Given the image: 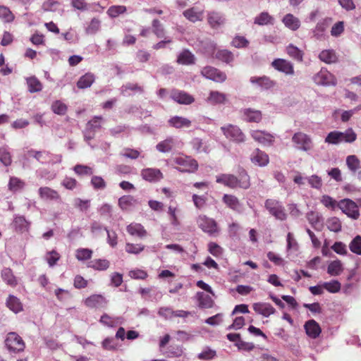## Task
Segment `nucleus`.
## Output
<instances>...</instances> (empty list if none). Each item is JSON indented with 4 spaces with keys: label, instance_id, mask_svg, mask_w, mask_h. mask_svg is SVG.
<instances>
[{
    "label": "nucleus",
    "instance_id": "f257e3e1",
    "mask_svg": "<svg viewBox=\"0 0 361 361\" xmlns=\"http://www.w3.org/2000/svg\"><path fill=\"white\" fill-rule=\"evenodd\" d=\"M216 182L233 189H247L250 186V177L245 172L240 173L238 178L232 174H221L216 176Z\"/></svg>",
    "mask_w": 361,
    "mask_h": 361
},
{
    "label": "nucleus",
    "instance_id": "f03ea898",
    "mask_svg": "<svg viewBox=\"0 0 361 361\" xmlns=\"http://www.w3.org/2000/svg\"><path fill=\"white\" fill-rule=\"evenodd\" d=\"M171 161L177 165L175 168L180 172L193 173L198 168L197 161L188 156L179 155L172 158Z\"/></svg>",
    "mask_w": 361,
    "mask_h": 361
},
{
    "label": "nucleus",
    "instance_id": "7ed1b4c3",
    "mask_svg": "<svg viewBox=\"0 0 361 361\" xmlns=\"http://www.w3.org/2000/svg\"><path fill=\"white\" fill-rule=\"evenodd\" d=\"M291 140L295 147L300 151L307 152L314 147V143L310 135L302 132L294 133Z\"/></svg>",
    "mask_w": 361,
    "mask_h": 361
},
{
    "label": "nucleus",
    "instance_id": "20e7f679",
    "mask_svg": "<svg viewBox=\"0 0 361 361\" xmlns=\"http://www.w3.org/2000/svg\"><path fill=\"white\" fill-rule=\"evenodd\" d=\"M264 207L268 210L269 214L274 216L276 219L284 221L287 218V214L285 212V209L277 200L267 199L264 202Z\"/></svg>",
    "mask_w": 361,
    "mask_h": 361
},
{
    "label": "nucleus",
    "instance_id": "39448f33",
    "mask_svg": "<svg viewBox=\"0 0 361 361\" xmlns=\"http://www.w3.org/2000/svg\"><path fill=\"white\" fill-rule=\"evenodd\" d=\"M221 130L222 131L225 137L232 142L241 143L245 142V134L237 126L227 124L224 126H221Z\"/></svg>",
    "mask_w": 361,
    "mask_h": 361
},
{
    "label": "nucleus",
    "instance_id": "423d86ee",
    "mask_svg": "<svg viewBox=\"0 0 361 361\" xmlns=\"http://www.w3.org/2000/svg\"><path fill=\"white\" fill-rule=\"evenodd\" d=\"M5 344L8 350L13 353L22 352L25 347L23 338L16 332H9L6 335Z\"/></svg>",
    "mask_w": 361,
    "mask_h": 361
},
{
    "label": "nucleus",
    "instance_id": "0eeeda50",
    "mask_svg": "<svg viewBox=\"0 0 361 361\" xmlns=\"http://www.w3.org/2000/svg\"><path fill=\"white\" fill-rule=\"evenodd\" d=\"M338 207L351 219H357L360 216L358 206L350 199L341 200L338 203Z\"/></svg>",
    "mask_w": 361,
    "mask_h": 361
},
{
    "label": "nucleus",
    "instance_id": "6e6552de",
    "mask_svg": "<svg viewBox=\"0 0 361 361\" xmlns=\"http://www.w3.org/2000/svg\"><path fill=\"white\" fill-rule=\"evenodd\" d=\"M197 223L199 227L209 235H214L219 232L217 224L214 219L205 215H200L197 218Z\"/></svg>",
    "mask_w": 361,
    "mask_h": 361
},
{
    "label": "nucleus",
    "instance_id": "1a4fd4ad",
    "mask_svg": "<svg viewBox=\"0 0 361 361\" xmlns=\"http://www.w3.org/2000/svg\"><path fill=\"white\" fill-rule=\"evenodd\" d=\"M314 82L320 85H336V80L333 74L325 68H322L319 72L313 77Z\"/></svg>",
    "mask_w": 361,
    "mask_h": 361
},
{
    "label": "nucleus",
    "instance_id": "9d476101",
    "mask_svg": "<svg viewBox=\"0 0 361 361\" xmlns=\"http://www.w3.org/2000/svg\"><path fill=\"white\" fill-rule=\"evenodd\" d=\"M201 75L217 82H222L226 80V75L224 73L212 66L203 68L201 71Z\"/></svg>",
    "mask_w": 361,
    "mask_h": 361
},
{
    "label": "nucleus",
    "instance_id": "9b49d317",
    "mask_svg": "<svg viewBox=\"0 0 361 361\" xmlns=\"http://www.w3.org/2000/svg\"><path fill=\"white\" fill-rule=\"evenodd\" d=\"M204 9L203 7L193 6L183 11V16L192 23L202 21L204 18Z\"/></svg>",
    "mask_w": 361,
    "mask_h": 361
},
{
    "label": "nucleus",
    "instance_id": "f8f14e48",
    "mask_svg": "<svg viewBox=\"0 0 361 361\" xmlns=\"http://www.w3.org/2000/svg\"><path fill=\"white\" fill-rule=\"evenodd\" d=\"M271 66L278 71L286 75H293L294 74L293 65L287 60L276 59L272 61Z\"/></svg>",
    "mask_w": 361,
    "mask_h": 361
},
{
    "label": "nucleus",
    "instance_id": "ddd939ff",
    "mask_svg": "<svg viewBox=\"0 0 361 361\" xmlns=\"http://www.w3.org/2000/svg\"><path fill=\"white\" fill-rule=\"evenodd\" d=\"M250 135L255 141L264 145H271L274 141V136L266 131L252 130Z\"/></svg>",
    "mask_w": 361,
    "mask_h": 361
},
{
    "label": "nucleus",
    "instance_id": "4468645a",
    "mask_svg": "<svg viewBox=\"0 0 361 361\" xmlns=\"http://www.w3.org/2000/svg\"><path fill=\"white\" fill-rule=\"evenodd\" d=\"M85 305L90 308H104L108 303L106 299L102 295H92L84 301Z\"/></svg>",
    "mask_w": 361,
    "mask_h": 361
},
{
    "label": "nucleus",
    "instance_id": "2eb2a0df",
    "mask_svg": "<svg viewBox=\"0 0 361 361\" xmlns=\"http://www.w3.org/2000/svg\"><path fill=\"white\" fill-rule=\"evenodd\" d=\"M171 97L173 101L180 104L188 105L195 102L192 95L182 90H173Z\"/></svg>",
    "mask_w": 361,
    "mask_h": 361
},
{
    "label": "nucleus",
    "instance_id": "dca6fc26",
    "mask_svg": "<svg viewBox=\"0 0 361 361\" xmlns=\"http://www.w3.org/2000/svg\"><path fill=\"white\" fill-rule=\"evenodd\" d=\"M223 202L231 209L242 213L243 211V204L237 197L233 195L225 194L222 198Z\"/></svg>",
    "mask_w": 361,
    "mask_h": 361
},
{
    "label": "nucleus",
    "instance_id": "f3484780",
    "mask_svg": "<svg viewBox=\"0 0 361 361\" xmlns=\"http://www.w3.org/2000/svg\"><path fill=\"white\" fill-rule=\"evenodd\" d=\"M207 21L212 28H218L225 23L226 18L220 12L209 11L207 13Z\"/></svg>",
    "mask_w": 361,
    "mask_h": 361
},
{
    "label": "nucleus",
    "instance_id": "a211bd4d",
    "mask_svg": "<svg viewBox=\"0 0 361 361\" xmlns=\"http://www.w3.org/2000/svg\"><path fill=\"white\" fill-rule=\"evenodd\" d=\"M38 194L39 197L43 200L57 201L61 200L59 193L49 187H40L38 189Z\"/></svg>",
    "mask_w": 361,
    "mask_h": 361
},
{
    "label": "nucleus",
    "instance_id": "6ab92c4d",
    "mask_svg": "<svg viewBox=\"0 0 361 361\" xmlns=\"http://www.w3.org/2000/svg\"><path fill=\"white\" fill-rule=\"evenodd\" d=\"M142 178L149 182H157L162 179L163 175L159 169L147 168L142 170Z\"/></svg>",
    "mask_w": 361,
    "mask_h": 361
},
{
    "label": "nucleus",
    "instance_id": "aec40b11",
    "mask_svg": "<svg viewBox=\"0 0 361 361\" xmlns=\"http://www.w3.org/2000/svg\"><path fill=\"white\" fill-rule=\"evenodd\" d=\"M241 112L243 120L247 122L259 123L262 118V112L259 110L247 108L242 109Z\"/></svg>",
    "mask_w": 361,
    "mask_h": 361
},
{
    "label": "nucleus",
    "instance_id": "412c9836",
    "mask_svg": "<svg viewBox=\"0 0 361 361\" xmlns=\"http://www.w3.org/2000/svg\"><path fill=\"white\" fill-rule=\"evenodd\" d=\"M252 307L255 312L264 317H268L276 312L274 307L267 302H255L252 305Z\"/></svg>",
    "mask_w": 361,
    "mask_h": 361
},
{
    "label": "nucleus",
    "instance_id": "4be33fe9",
    "mask_svg": "<svg viewBox=\"0 0 361 361\" xmlns=\"http://www.w3.org/2000/svg\"><path fill=\"white\" fill-rule=\"evenodd\" d=\"M251 161L259 166H265L269 163L268 155L259 149H255L250 156Z\"/></svg>",
    "mask_w": 361,
    "mask_h": 361
},
{
    "label": "nucleus",
    "instance_id": "5701e85b",
    "mask_svg": "<svg viewBox=\"0 0 361 361\" xmlns=\"http://www.w3.org/2000/svg\"><path fill=\"white\" fill-rule=\"evenodd\" d=\"M306 218L315 230L321 231L323 228V218L318 212L310 211L307 213Z\"/></svg>",
    "mask_w": 361,
    "mask_h": 361
},
{
    "label": "nucleus",
    "instance_id": "b1692460",
    "mask_svg": "<svg viewBox=\"0 0 361 361\" xmlns=\"http://www.w3.org/2000/svg\"><path fill=\"white\" fill-rule=\"evenodd\" d=\"M207 102L212 105L224 104L227 101V95L219 91H210Z\"/></svg>",
    "mask_w": 361,
    "mask_h": 361
},
{
    "label": "nucleus",
    "instance_id": "393cba45",
    "mask_svg": "<svg viewBox=\"0 0 361 361\" xmlns=\"http://www.w3.org/2000/svg\"><path fill=\"white\" fill-rule=\"evenodd\" d=\"M6 306L13 312L17 314L23 310V305L18 298L9 295L6 299Z\"/></svg>",
    "mask_w": 361,
    "mask_h": 361
},
{
    "label": "nucleus",
    "instance_id": "a878e982",
    "mask_svg": "<svg viewBox=\"0 0 361 361\" xmlns=\"http://www.w3.org/2000/svg\"><path fill=\"white\" fill-rule=\"evenodd\" d=\"M169 123L171 126L176 128H190L192 122L187 118L183 116H175L169 120Z\"/></svg>",
    "mask_w": 361,
    "mask_h": 361
},
{
    "label": "nucleus",
    "instance_id": "bb28decb",
    "mask_svg": "<svg viewBox=\"0 0 361 361\" xmlns=\"http://www.w3.org/2000/svg\"><path fill=\"white\" fill-rule=\"evenodd\" d=\"M304 327L306 334L312 338H317L321 333L319 325L313 319L307 322Z\"/></svg>",
    "mask_w": 361,
    "mask_h": 361
},
{
    "label": "nucleus",
    "instance_id": "cd10ccee",
    "mask_svg": "<svg viewBox=\"0 0 361 361\" xmlns=\"http://www.w3.org/2000/svg\"><path fill=\"white\" fill-rule=\"evenodd\" d=\"M177 62L181 65H192L195 63V57L188 49H184L178 55Z\"/></svg>",
    "mask_w": 361,
    "mask_h": 361
},
{
    "label": "nucleus",
    "instance_id": "c85d7f7f",
    "mask_svg": "<svg viewBox=\"0 0 361 361\" xmlns=\"http://www.w3.org/2000/svg\"><path fill=\"white\" fill-rule=\"evenodd\" d=\"M284 25L290 30L295 31L300 26V20L291 13L286 14L282 19Z\"/></svg>",
    "mask_w": 361,
    "mask_h": 361
},
{
    "label": "nucleus",
    "instance_id": "c756f323",
    "mask_svg": "<svg viewBox=\"0 0 361 361\" xmlns=\"http://www.w3.org/2000/svg\"><path fill=\"white\" fill-rule=\"evenodd\" d=\"M250 82L255 86L264 89H269L274 85L273 82L267 76H252L250 79Z\"/></svg>",
    "mask_w": 361,
    "mask_h": 361
},
{
    "label": "nucleus",
    "instance_id": "7c9ffc66",
    "mask_svg": "<svg viewBox=\"0 0 361 361\" xmlns=\"http://www.w3.org/2000/svg\"><path fill=\"white\" fill-rule=\"evenodd\" d=\"M99 322L108 327H114L123 323V319L119 317H111L107 314L102 315Z\"/></svg>",
    "mask_w": 361,
    "mask_h": 361
},
{
    "label": "nucleus",
    "instance_id": "2f4dec72",
    "mask_svg": "<svg viewBox=\"0 0 361 361\" xmlns=\"http://www.w3.org/2000/svg\"><path fill=\"white\" fill-rule=\"evenodd\" d=\"M127 231L130 235L139 238H143L147 235V231L144 226L137 223H132L128 225L127 226Z\"/></svg>",
    "mask_w": 361,
    "mask_h": 361
},
{
    "label": "nucleus",
    "instance_id": "473e14b6",
    "mask_svg": "<svg viewBox=\"0 0 361 361\" xmlns=\"http://www.w3.org/2000/svg\"><path fill=\"white\" fill-rule=\"evenodd\" d=\"M1 276L3 281L8 286L15 287L18 284L16 277L13 275L10 268H4L1 270Z\"/></svg>",
    "mask_w": 361,
    "mask_h": 361
},
{
    "label": "nucleus",
    "instance_id": "72a5a7b5",
    "mask_svg": "<svg viewBox=\"0 0 361 361\" xmlns=\"http://www.w3.org/2000/svg\"><path fill=\"white\" fill-rule=\"evenodd\" d=\"M95 80V76L93 73H87L82 75L77 82V87L79 89H85L90 87Z\"/></svg>",
    "mask_w": 361,
    "mask_h": 361
},
{
    "label": "nucleus",
    "instance_id": "f704fd0d",
    "mask_svg": "<svg viewBox=\"0 0 361 361\" xmlns=\"http://www.w3.org/2000/svg\"><path fill=\"white\" fill-rule=\"evenodd\" d=\"M110 263L107 259H95L88 262L87 267L97 271H104L109 267Z\"/></svg>",
    "mask_w": 361,
    "mask_h": 361
},
{
    "label": "nucleus",
    "instance_id": "c9c22d12",
    "mask_svg": "<svg viewBox=\"0 0 361 361\" xmlns=\"http://www.w3.org/2000/svg\"><path fill=\"white\" fill-rule=\"evenodd\" d=\"M254 23L258 25H274V18L267 12H262L254 18Z\"/></svg>",
    "mask_w": 361,
    "mask_h": 361
},
{
    "label": "nucleus",
    "instance_id": "e433bc0d",
    "mask_svg": "<svg viewBox=\"0 0 361 361\" xmlns=\"http://www.w3.org/2000/svg\"><path fill=\"white\" fill-rule=\"evenodd\" d=\"M137 204V200L131 195H123L118 199V206L122 210H128Z\"/></svg>",
    "mask_w": 361,
    "mask_h": 361
},
{
    "label": "nucleus",
    "instance_id": "4c0bfd02",
    "mask_svg": "<svg viewBox=\"0 0 361 361\" xmlns=\"http://www.w3.org/2000/svg\"><path fill=\"white\" fill-rule=\"evenodd\" d=\"M13 224L16 229L21 233L28 231L30 224L23 216H16Z\"/></svg>",
    "mask_w": 361,
    "mask_h": 361
},
{
    "label": "nucleus",
    "instance_id": "58836bf2",
    "mask_svg": "<svg viewBox=\"0 0 361 361\" xmlns=\"http://www.w3.org/2000/svg\"><path fill=\"white\" fill-rule=\"evenodd\" d=\"M174 145V139L173 137H169L165 140L159 142L157 145L156 148L160 152L166 153L170 152L173 149Z\"/></svg>",
    "mask_w": 361,
    "mask_h": 361
},
{
    "label": "nucleus",
    "instance_id": "ea45409f",
    "mask_svg": "<svg viewBox=\"0 0 361 361\" xmlns=\"http://www.w3.org/2000/svg\"><path fill=\"white\" fill-rule=\"evenodd\" d=\"M343 270L342 263L339 260L331 262L327 267V273L334 276L340 275Z\"/></svg>",
    "mask_w": 361,
    "mask_h": 361
},
{
    "label": "nucleus",
    "instance_id": "a19ab883",
    "mask_svg": "<svg viewBox=\"0 0 361 361\" xmlns=\"http://www.w3.org/2000/svg\"><path fill=\"white\" fill-rule=\"evenodd\" d=\"M30 92H38L42 90V85L40 81L35 76L26 79Z\"/></svg>",
    "mask_w": 361,
    "mask_h": 361
},
{
    "label": "nucleus",
    "instance_id": "79ce46f5",
    "mask_svg": "<svg viewBox=\"0 0 361 361\" xmlns=\"http://www.w3.org/2000/svg\"><path fill=\"white\" fill-rule=\"evenodd\" d=\"M324 142L330 145H338L343 142L342 132L334 130L331 131L325 137Z\"/></svg>",
    "mask_w": 361,
    "mask_h": 361
},
{
    "label": "nucleus",
    "instance_id": "37998d69",
    "mask_svg": "<svg viewBox=\"0 0 361 361\" xmlns=\"http://www.w3.org/2000/svg\"><path fill=\"white\" fill-rule=\"evenodd\" d=\"M287 54L293 59L302 61L303 59V52L299 48L290 44L286 47Z\"/></svg>",
    "mask_w": 361,
    "mask_h": 361
},
{
    "label": "nucleus",
    "instance_id": "c03bdc74",
    "mask_svg": "<svg viewBox=\"0 0 361 361\" xmlns=\"http://www.w3.org/2000/svg\"><path fill=\"white\" fill-rule=\"evenodd\" d=\"M321 61L326 63H332L336 61L337 57L335 52L331 49L323 50L319 55Z\"/></svg>",
    "mask_w": 361,
    "mask_h": 361
},
{
    "label": "nucleus",
    "instance_id": "a18cd8bd",
    "mask_svg": "<svg viewBox=\"0 0 361 361\" xmlns=\"http://www.w3.org/2000/svg\"><path fill=\"white\" fill-rule=\"evenodd\" d=\"M0 161L6 166L11 164V155L7 147L0 148Z\"/></svg>",
    "mask_w": 361,
    "mask_h": 361
},
{
    "label": "nucleus",
    "instance_id": "49530a36",
    "mask_svg": "<svg viewBox=\"0 0 361 361\" xmlns=\"http://www.w3.org/2000/svg\"><path fill=\"white\" fill-rule=\"evenodd\" d=\"M92 250L88 248H79L75 251V257L78 261H85L91 259Z\"/></svg>",
    "mask_w": 361,
    "mask_h": 361
},
{
    "label": "nucleus",
    "instance_id": "de8ad7c7",
    "mask_svg": "<svg viewBox=\"0 0 361 361\" xmlns=\"http://www.w3.org/2000/svg\"><path fill=\"white\" fill-rule=\"evenodd\" d=\"M326 226L331 231L338 233L341 230V223L337 217H331L326 221Z\"/></svg>",
    "mask_w": 361,
    "mask_h": 361
},
{
    "label": "nucleus",
    "instance_id": "09e8293b",
    "mask_svg": "<svg viewBox=\"0 0 361 361\" xmlns=\"http://www.w3.org/2000/svg\"><path fill=\"white\" fill-rule=\"evenodd\" d=\"M323 287H324V289H326L328 292L336 293L340 291L341 284L337 280H332L329 282H323Z\"/></svg>",
    "mask_w": 361,
    "mask_h": 361
},
{
    "label": "nucleus",
    "instance_id": "8fccbe9b",
    "mask_svg": "<svg viewBox=\"0 0 361 361\" xmlns=\"http://www.w3.org/2000/svg\"><path fill=\"white\" fill-rule=\"evenodd\" d=\"M129 90L139 92H142L143 91L142 87L136 83H127L121 88V92L124 96L130 95Z\"/></svg>",
    "mask_w": 361,
    "mask_h": 361
},
{
    "label": "nucleus",
    "instance_id": "3c124183",
    "mask_svg": "<svg viewBox=\"0 0 361 361\" xmlns=\"http://www.w3.org/2000/svg\"><path fill=\"white\" fill-rule=\"evenodd\" d=\"M125 6H111L107 10V14L110 18H114L126 11Z\"/></svg>",
    "mask_w": 361,
    "mask_h": 361
},
{
    "label": "nucleus",
    "instance_id": "603ef678",
    "mask_svg": "<svg viewBox=\"0 0 361 361\" xmlns=\"http://www.w3.org/2000/svg\"><path fill=\"white\" fill-rule=\"evenodd\" d=\"M0 19L5 23L12 22L14 16L8 7L0 6Z\"/></svg>",
    "mask_w": 361,
    "mask_h": 361
},
{
    "label": "nucleus",
    "instance_id": "864d4df0",
    "mask_svg": "<svg viewBox=\"0 0 361 361\" xmlns=\"http://www.w3.org/2000/svg\"><path fill=\"white\" fill-rule=\"evenodd\" d=\"M178 208L176 207H173L170 205L168 208V214L169 216V220L171 224L173 226H178L180 224V222L178 219Z\"/></svg>",
    "mask_w": 361,
    "mask_h": 361
},
{
    "label": "nucleus",
    "instance_id": "5fc2aeb1",
    "mask_svg": "<svg viewBox=\"0 0 361 361\" xmlns=\"http://www.w3.org/2000/svg\"><path fill=\"white\" fill-rule=\"evenodd\" d=\"M348 168L355 173L360 168V161L355 155H349L346 158Z\"/></svg>",
    "mask_w": 361,
    "mask_h": 361
},
{
    "label": "nucleus",
    "instance_id": "6e6d98bb",
    "mask_svg": "<svg viewBox=\"0 0 361 361\" xmlns=\"http://www.w3.org/2000/svg\"><path fill=\"white\" fill-rule=\"evenodd\" d=\"M326 27V20H322L318 22L315 28L313 30V35L317 39H321Z\"/></svg>",
    "mask_w": 361,
    "mask_h": 361
},
{
    "label": "nucleus",
    "instance_id": "4d7b16f0",
    "mask_svg": "<svg viewBox=\"0 0 361 361\" xmlns=\"http://www.w3.org/2000/svg\"><path fill=\"white\" fill-rule=\"evenodd\" d=\"M190 145L194 150L196 151L197 153H200L202 152H207V147L204 145L203 141L202 139L199 137H195L193 138L191 142Z\"/></svg>",
    "mask_w": 361,
    "mask_h": 361
},
{
    "label": "nucleus",
    "instance_id": "13d9d810",
    "mask_svg": "<svg viewBox=\"0 0 361 361\" xmlns=\"http://www.w3.org/2000/svg\"><path fill=\"white\" fill-rule=\"evenodd\" d=\"M101 22L98 18H94L87 26L85 31L89 35H93L97 32L100 29Z\"/></svg>",
    "mask_w": 361,
    "mask_h": 361
},
{
    "label": "nucleus",
    "instance_id": "bf43d9fd",
    "mask_svg": "<svg viewBox=\"0 0 361 361\" xmlns=\"http://www.w3.org/2000/svg\"><path fill=\"white\" fill-rule=\"evenodd\" d=\"M90 183L94 190H104L106 186L105 180L99 176H93Z\"/></svg>",
    "mask_w": 361,
    "mask_h": 361
},
{
    "label": "nucleus",
    "instance_id": "052dcab7",
    "mask_svg": "<svg viewBox=\"0 0 361 361\" xmlns=\"http://www.w3.org/2000/svg\"><path fill=\"white\" fill-rule=\"evenodd\" d=\"M103 118L102 116H96L87 123V128L89 130L96 131L102 127Z\"/></svg>",
    "mask_w": 361,
    "mask_h": 361
},
{
    "label": "nucleus",
    "instance_id": "680f3d73",
    "mask_svg": "<svg viewBox=\"0 0 361 361\" xmlns=\"http://www.w3.org/2000/svg\"><path fill=\"white\" fill-rule=\"evenodd\" d=\"M51 110L56 114L64 115L66 113L67 106L62 102L57 100L52 104Z\"/></svg>",
    "mask_w": 361,
    "mask_h": 361
},
{
    "label": "nucleus",
    "instance_id": "e2e57ef3",
    "mask_svg": "<svg viewBox=\"0 0 361 361\" xmlns=\"http://www.w3.org/2000/svg\"><path fill=\"white\" fill-rule=\"evenodd\" d=\"M73 170L75 173L79 176H89L93 173V169L91 167L82 164L75 165Z\"/></svg>",
    "mask_w": 361,
    "mask_h": 361
},
{
    "label": "nucleus",
    "instance_id": "0e129e2a",
    "mask_svg": "<svg viewBox=\"0 0 361 361\" xmlns=\"http://www.w3.org/2000/svg\"><path fill=\"white\" fill-rule=\"evenodd\" d=\"M25 183L18 178L11 177L8 183V188L11 190H18L23 188Z\"/></svg>",
    "mask_w": 361,
    "mask_h": 361
},
{
    "label": "nucleus",
    "instance_id": "69168bd1",
    "mask_svg": "<svg viewBox=\"0 0 361 361\" xmlns=\"http://www.w3.org/2000/svg\"><path fill=\"white\" fill-rule=\"evenodd\" d=\"M357 139V135L352 128H348L345 132H342L343 142L352 143Z\"/></svg>",
    "mask_w": 361,
    "mask_h": 361
},
{
    "label": "nucleus",
    "instance_id": "338daca9",
    "mask_svg": "<svg viewBox=\"0 0 361 361\" xmlns=\"http://www.w3.org/2000/svg\"><path fill=\"white\" fill-rule=\"evenodd\" d=\"M232 45L236 48L247 47L249 44V41L243 36H235L231 42Z\"/></svg>",
    "mask_w": 361,
    "mask_h": 361
},
{
    "label": "nucleus",
    "instance_id": "774afa93",
    "mask_svg": "<svg viewBox=\"0 0 361 361\" xmlns=\"http://www.w3.org/2000/svg\"><path fill=\"white\" fill-rule=\"evenodd\" d=\"M350 249L351 252L357 255H361V237L356 236L350 244Z\"/></svg>",
    "mask_w": 361,
    "mask_h": 361
}]
</instances>
